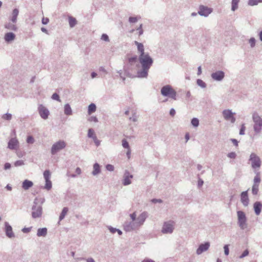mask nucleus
I'll return each instance as SVG.
<instances>
[{"mask_svg": "<svg viewBox=\"0 0 262 262\" xmlns=\"http://www.w3.org/2000/svg\"><path fill=\"white\" fill-rule=\"evenodd\" d=\"M139 227L136 221H126L123 224V229L126 232H131L138 229Z\"/></svg>", "mask_w": 262, "mask_h": 262, "instance_id": "obj_10", "label": "nucleus"}, {"mask_svg": "<svg viewBox=\"0 0 262 262\" xmlns=\"http://www.w3.org/2000/svg\"><path fill=\"white\" fill-rule=\"evenodd\" d=\"M31 228H32V227L24 228L22 229V231L24 233H29L31 231Z\"/></svg>", "mask_w": 262, "mask_h": 262, "instance_id": "obj_63", "label": "nucleus"}, {"mask_svg": "<svg viewBox=\"0 0 262 262\" xmlns=\"http://www.w3.org/2000/svg\"><path fill=\"white\" fill-rule=\"evenodd\" d=\"M262 3V0H248V5L250 6H255Z\"/></svg>", "mask_w": 262, "mask_h": 262, "instance_id": "obj_31", "label": "nucleus"}, {"mask_svg": "<svg viewBox=\"0 0 262 262\" xmlns=\"http://www.w3.org/2000/svg\"><path fill=\"white\" fill-rule=\"evenodd\" d=\"M139 61L141 65L142 69L137 72V77L138 78H146L148 72L152 65L154 60L148 53L143 55H139Z\"/></svg>", "mask_w": 262, "mask_h": 262, "instance_id": "obj_1", "label": "nucleus"}, {"mask_svg": "<svg viewBox=\"0 0 262 262\" xmlns=\"http://www.w3.org/2000/svg\"><path fill=\"white\" fill-rule=\"evenodd\" d=\"M69 23L71 28H73L77 24V20L75 18L72 16L69 17Z\"/></svg>", "mask_w": 262, "mask_h": 262, "instance_id": "obj_32", "label": "nucleus"}, {"mask_svg": "<svg viewBox=\"0 0 262 262\" xmlns=\"http://www.w3.org/2000/svg\"><path fill=\"white\" fill-rule=\"evenodd\" d=\"M5 227L6 235L9 238L14 237L15 235L12 231V228L8 222L5 223Z\"/></svg>", "mask_w": 262, "mask_h": 262, "instance_id": "obj_19", "label": "nucleus"}, {"mask_svg": "<svg viewBox=\"0 0 262 262\" xmlns=\"http://www.w3.org/2000/svg\"><path fill=\"white\" fill-rule=\"evenodd\" d=\"M235 114V113L232 112V110L230 109H226L222 112L224 119L232 124L234 123L236 121L235 117H234Z\"/></svg>", "mask_w": 262, "mask_h": 262, "instance_id": "obj_9", "label": "nucleus"}, {"mask_svg": "<svg viewBox=\"0 0 262 262\" xmlns=\"http://www.w3.org/2000/svg\"><path fill=\"white\" fill-rule=\"evenodd\" d=\"M43 177L45 179V181L46 180H49L50 179L51 177V173L49 170H46L43 172Z\"/></svg>", "mask_w": 262, "mask_h": 262, "instance_id": "obj_37", "label": "nucleus"}, {"mask_svg": "<svg viewBox=\"0 0 262 262\" xmlns=\"http://www.w3.org/2000/svg\"><path fill=\"white\" fill-rule=\"evenodd\" d=\"M252 120L254 122L253 129L256 133H259L262 129V118L256 113L252 115Z\"/></svg>", "mask_w": 262, "mask_h": 262, "instance_id": "obj_4", "label": "nucleus"}, {"mask_svg": "<svg viewBox=\"0 0 262 262\" xmlns=\"http://www.w3.org/2000/svg\"><path fill=\"white\" fill-rule=\"evenodd\" d=\"M64 113L66 115H71L72 114V110L69 104H66L64 106Z\"/></svg>", "mask_w": 262, "mask_h": 262, "instance_id": "obj_28", "label": "nucleus"}, {"mask_svg": "<svg viewBox=\"0 0 262 262\" xmlns=\"http://www.w3.org/2000/svg\"><path fill=\"white\" fill-rule=\"evenodd\" d=\"M237 224L242 230H244L247 227V219L245 213L241 210L237 211Z\"/></svg>", "mask_w": 262, "mask_h": 262, "instance_id": "obj_5", "label": "nucleus"}, {"mask_svg": "<svg viewBox=\"0 0 262 262\" xmlns=\"http://www.w3.org/2000/svg\"><path fill=\"white\" fill-rule=\"evenodd\" d=\"M253 209L256 215H259L262 209V203L260 202L256 201L253 204Z\"/></svg>", "mask_w": 262, "mask_h": 262, "instance_id": "obj_20", "label": "nucleus"}, {"mask_svg": "<svg viewBox=\"0 0 262 262\" xmlns=\"http://www.w3.org/2000/svg\"><path fill=\"white\" fill-rule=\"evenodd\" d=\"M2 118L4 120L9 121V120H11V119H12V115L11 114H9V113H6L5 114H4L2 116Z\"/></svg>", "mask_w": 262, "mask_h": 262, "instance_id": "obj_42", "label": "nucleus"}, {"mask_svg": "<svg viewBox=\"0 0 262 262\" xmlns=\"http://www.w3.org/2000/svg\"><path fill=\"white\" fill-rule=\"evenodd\" d=\"M129 120H131V121H133V122H137V120H138V117L136 115V114L134 113L133 115V116L132 117H130L129 118Z\"/></svg>", "mask_w": 262, "mask_h": 262, "instance_id": "obj_57", "label": "nucleus"}, {"mask_svg": "<svg viewBox=\"0 0 262 262\" xmlns=\"http://www.w3.org/2000/svg\"><path fill=\"white\" fill-rule=\"evenodd\" d=\"M122 145L124 148L129 149V145L128 144V142L127 141V140L125 139H123L122 140Z\"/></svg>", "mask_w": 262, "mask_h": 262, "instance_id": "obj_43", "label": "nucleus"}, {"mask_svg": "<svg viewBox=\"0 0 262 262\" xmlns=\"http://www.w3.org/2000/svg\"><path fill=\"white\" fill-rule=\"evenodd\" d=\"M108 230H110V231L112 233H115L116 232V230H117V228H113L111 226H109L108 227Z\"/></svg>", "mask_w": 262, "mask_h": 262, "instance_id": "obj_62", "label": "nucleus"}, {"mask_svg": "<svg viewBox=\"0 0 262 262\" xmlns=\"http://www.w3.org/2000/svg\"><path fill=\"white\" fill-rule=\"evenodd\" d=\"M33 185V183L32 181L25 180L23 181L22 183V187L25 190H28Z\"/></svg>", "mask_w": 262, "mask_h": 262, "instance_id": "obj_25", "label": "nucleus"}, {"mask_svg": "<svg viewBox=\"0 0 262 262\" xmlns=\"http://www.w3.org/2000/svg\"><path fill=\"white\" fill-rule=\"evenodd\" d=\"M25 164L24 161L23 160H17L15 161L14 163V165L15 167H18L23 166Z\"/></svg>", "mask_w": 262, "mask_h": 262, "instance_id": "obj_45", "label": "nucleus"}, {"mask_svg": "<svg viewBox=\"0 0 262 262\" xmlns=\"http://www.w3.org/2000/svg\"><path fill=\"white\" fill-rule=\"evenodd\" d=\"M197 84L202 88H205L206 87V84L201 79H198L196 80Z\"/></svg>", "mask_w": 262, "mask_h": 262, "instance_id": "obj_39", "label": "nucleus"}, {"mask_svg": "<svg viewBox=\"0 0 262 262\" xmlns=\"http://www.w3.org/2000/svg\"><path fill=\"white\" fill-rule=\"evenodd\" d=\"M19 145V141L16 137L11 138L8 143V148L11 150H17Z\"/></svg>", "mask_w": 262, "mask_h": 262, "instance_id": "obj_12", "label": "nucleus"}, {"mask_svg": "<svg viewBox=\"0 0 262 262\" xmlns=\"http://www.w3.org/2000/svg\"><path fill=\"white\" fill-rule=\"evenodd\" d=\"M141 262H155V261L151 259L146 258L144 259Z\"/></svg>", "mask_w": 262, "mask_h": 262, "instance_id": "obj_64", "label": "nucleus"}, {"mask_svg": "<svg viewBox=\"0 0 262 262\" xmlns=\"http://www.w3.org/2000/svg\"><path fill=\"white\" fill-rule=\"evenodd\" d=\"M248 254H249V251H248V250L246 249L243 252V253L242 254V255L239 256V258H243L244 257L247 256Z\"/></svg>", "mask_w": 262, "mask_h": 262, "instance_id": "obj_56", "label": "nucleus"}, {"mask_svg": "<svg viewBox=\"0 0 262 262\" xmlns=\"http://www.w3.org/2000/svg\"><path fill=\"white\" fill-rule=\"evenodd\" d=\"M224 249L225 254L226 255H228L229 253V250L228 245H225L224 246Z\"/></svg>", "mask_w": 262, "mask_h": 262, "instance_id": "obj_55", "label": "nucleus"}, {"mask_svg": "<svg viewBox=\"0 0 262 262\" xmlns=\"http://www.w3.org/2000/svg\"><path fill=\"white\" fill-rule=\"evenodd\" d=\"M259 191V185L253 184L252 187V193L253 195H255L258 194Z\"/></svg>", "mask_w": 262, "mask_h": 262, "instance_id": "obj_34", "label": "nucleus"}, {"mask_svg": "<svg viewBox=\"0 0 262 262\" xmlns=\"http://www.w3.org/2000/svg\"><path fill=\"white\" fill-rule=\"evenodd\" d=\"M26 142L28 144H33L34 143L35 140L32 136H28L27 138Z\"/></svg>", "mask_w": 262, "mask_h": 262, "instance_id": "obj_44", "label": "nucleus"}, {"mask_svg": "<svg viewBox=\"0 0 262 262\" xmlns=\"http://www.w3.org/2000/svg\"><path fill=\"white\" fill-rule=\"evenodd\" d=\"M38 111L40 117L42 119L46 120L48 118V117L50 115V112L48 109L42 104L39 105L38 107Z\"/></svg>", "mask_w": 262, "mask_h": 262, "instance_id": "obj_11", "label": "nucleus"}, {"mask_svg": "<svg viewBox=\"0 0 262 262\" xmlns=\"http://www.w3.org/2000/svg\"><path fill=\"white\" fill-rule=\"evenodd\" d=\"M135 44L137 46V49L139 53V55H143L147 53L144 52V47L142 43L139 42L137 41H135Z\"/></svg>", "mask_w": 262, "mask_h": 262, "instance_id": "obj_22", "label": "nucleus"}, {"mask_svg": "<svg viewBox=\"0 0 262 262\" xmlns=\"http://www.w3.org/2000/svg\"><path fill=\"white\" fill-rule=\"evenodd\" d=\"M19 13V10L17 8H15L13 10L12 13V16L11 18V21L13 23L15 24L17 21V17Z\"/></svg>", "mask_w": 262, "mask_h": 262, "instance_id": "obj_24", "label": "nucleus"}, {"mask_svg": "<svg viewBox=\"0 0 262 262\" xmlns=\"http://www.w3.org/2000/svg\"><path fill=\"white\" fill-rule=\"evenodd\" d=\"M240 0H232L231 2V10L235 11L238 8V4Z\"/></svg>", "mask_w": 262, "mask_h": 262, "instance_id": "obj_30", "label": "nucleus"}, {"mask_svg": "<svg viewBox=\"0 0 262 262\" xmlns=\"http://www.w3.org/2000/svg\"><path fill=\"white\" fill-rule=\"evenodd\" d=\"M15 38V35L12 32H8L5 34L4 36V39L6 42L9 43L14 40Z\"/></svg>", "mask_w": 262, "mask_h": 262, "instance_id": "obj_21", "label": "nucleus"}, {"mask_svg": "<svg viewBox=\"0 0 262 262\" xmlns=\"http://www.w3.org/2000/svg\"><path fill=\"white\" fill-rule=\"evenodd\" d=\"M101 39L105 41H109V37L106 34H103L101 36Z\"/></svg>", "mask_w": 262, "mask_h": 262, "instance_id": "obj_54", "label": "nucleus"}, {"mask_svg": "<svg viewBox=\"0 0 262 262\" xmlns=\"http://www.w3.org/2000/svg\"><path fill=\"white\" fill-rule=\"evenodd\" d=\"M45 181H46V184L44 186V188L48 190L51 189L52 188V182L50 181V180H48V181L46 180Z\"/></svg>", "mask_w": 262, "mask_h": 262, "instance_id": "obj_38", "label": "nucleus"}, {"mask_svg": "<svg viewBox=\"0 0 262 262\" xmlns=\"http://www.w3.org/2000/svg\"><path fill=\"white\" fill-rule=\"evenodd\" d=\"M256 176L253 179V184L259 185L261 179L260 177V172L257 170L254 171Z\"/></svg>", "mask_w": 262, "mask_h": 262, "instance_id": "obj_27", "label": "nucleus"}, {"mask_svg": "<svg viewBox=\"0 0 262 262\" xmlns=\"http://www.w3.org/2000/svg\"><path fill=\"white\" fill-rule=\"evenodd\" d=\"M32 210V216L33 219L38 218L41 216L42 212V206L41 204H38L37 198L34 200Z\"/></svg>", "mask_w": 262, "mask_h": 262, "instance_id": "obj_3", "label": "nucleus"}, {"mask_svg": "<svg viewBox=\"0 0 262 262\" xmlns=\"http://www.w3.org/2000/svg\"><path fill=\"white\" fill-rule=\"evenodd\" d=\"M5 27L7 29H9L10 30L16 31L17 30L16 26L15 25L11 24L10 23H9L8 24H6Z\"/></svg>", "mask_w": 262, "mask_h": 262, "instance_id": "obj_35", "label": "nucleus"}, {"mask_svg": "<svg viewBox=\"0 0 262 262\" xmlns=\"http://www.w3.org/2000/svg\"><path fill=\"white\" fill-rule=\"evenodd\" d=\"M67 144L63 140H59L54 143L51 149V153L52 155H56L60 150L63 149L66 147Z\"/></svg>", "mask_w": 262, "mask_h": 262, "instance_id": "obj_7", "label": "nucleus"}, {"mask_svg": "<svg viewBox=\"0 0 262 262\" xmlns=\"http://www.w3.org/2000/svg\"><path fill=\"white\" fill-rule=\"evenodd\" d=\"M248 42L250 45L251 48H253L255 46L256 40L254 37H251L249 39Z\"/></svg>", "mask_w": 262, "mask_h": 262, "instance_id": "obj_41", "label": "nucleus"}, {"mask_svg": "<svg viewBox=\"0 0 262 262\" xmlns=\"http://www.w3.org/2000/svg\"><path fill=\"white\" fill-rule=\"evenodd\" d=\"M69 211V209L68 207H64L62 210V211L59 215V221H62L65 217V216L66 215V214H67V212H68Z\"/></svg>", "mask_w": 262, "mask_h": 262, "instance_id": "obj_29", "label": "nucleus"}, {"mask_svg": "<svg viewBox=\"0 0 262 262\" xmlns=\"http://www.w3.org/2000/svg\"><path fill=\"white\" fill-rule=\"evenodd\" d=\"M93 139L94 142L95 143L96 145L97 146H98L100 144V141L97 139V137L96 136L94 137V138Z\"/></svg>", "mask_w": 262, "mask_h": 262, "instance_id": "obj_61", "label": "nucleus"}, {"mask_svg": "<svg viewBox=\"0 0 262 262\" xmlns=\"http://www.w3.org/2000/svg\"><path fill=\"white\" fill-rule=\"evenodd\" d=\"M48 232L47 228L46 227L42 228H38L37 229V236L38 237H45Z\"/></svg>", "mask_w": 262, "mask_h": 262, "instance_id": "obj_26", "label": "nucleus"}, {"mask_svg": "<svg viewBox=\"0 0 262 262\" xmlns=\"http://www.w3.org/2000/svg\"><path fill=\"white\" fill-rule=\"evenodd\" d=\"M191 123L194 127H198L199 125V120L196 118H193L191 119Z\"/></svg>", "mask_w": 262, "mask_h": 262, "instance_id": "obj_36", "label": "nucleus"}, {"mask_svg": "<svg viewBox=\"0 0 262 262\" xmlns=\"http://www.w3.org/2000/svg\"><path fill=\"white\" fill-rule=\"evenodd\" d=\"M210 247V243L209 242H205L204 244H201L199 245L198 248L196 249V253L197 255H200L203 252L207 251Z\"/></svg>", "mask_w": 262, "mask_h": 262, "instance_id": "obj_17", "label": "nucleus"}, {"mask_svg": "<svg viewBox=\"0 0 262 262\" xmlns=\"http://www.w3.org/2000/svg\"><path fill=\"white\" fill-rule=\"evenodd\" d=\"M101 172L100 166L98 163H95L93 165V170L92 174L93 176H97Z\"/></svg>", "mask_w": 262, "mask_h": 262, "instance_id": "obj_23", "label": "nucleus"}, {"mask_svg": "<svg viewBox=\"0 0 262 262\" xmlns=\"http://www.w3.org/2000/svg\"><path fill=\"white\" fill-rule=\"evenodd\" d=\"M162 95L165 97H169L173 100L177 99V92L170 85L163 86L161 90Z\"/></svg>", "mask_w": 262, "mask_h": 262, "instance_id": "obj_2", "label": "nucleus"}, {"mask_svg": "<svg viewBox=\"0 0 262 262\" xmlns=\"http://www.w3.org/2000/svg\"><path fill=\"white\" fill-rule=\"evenodd\" d=\"M241 201L244 206L247 207L249 204L248 190L243 191L241 194Z\"/></svg>", "mask_w": 262, "mask_h": 262, "instance_id": "obj_18", "label": "nucleus"}, {"mask_svg": "<svg viewBox=\"0 0 262 262\" xmlns=\"http://www.w3.org/2000/svg\"><path fill=\"white\" fill-rule=\"evenodd\" d=\"M95 136H96V135L95 134L94 130L92 128H90L88 130V137L89 138L93 139L94 138V137H95Z\"/></svg>", "mask_w": 262, "mask_h": 262, "instance_id": "obj_40", "label": "nucleus"}, {"mask_svg": "<svg viewBox=\"0 0 262 262\" xmlns=\"http://www.w3.org/2000/svg\"><path fill=\"white\" fill-rule=\"evenodd\" d=\"M99 71L100 72H102L104 74H107V71L106 70V69H105V68L104 67H99Z\"/></svg>", "mask_w": 262, "mask_h": 262, "instance_id": "obj_59", "label": "nucleus"}, {"mask_svg": "<svg viewBox=\"0 0 262 262\" xmlns=\"http://www.w3.org/2000/svg\"><path fill=\"white\" fill-rule=\"evenodd\" d=\"M137 59V56H135L129 58L128 59V61L132 64L134 62H135L136 61Z\"/></svg>", "mask_w": 262, "mask_h": 262, "instance_id": "obj_51", "label": "nucleus"}, {"mask_svg": "<svg viewBox=\"0 0 262 262\" xmlns=\"http://www.w3.org/2000/svg\"><path fill=\"white\" fill-rule=\"evenodd\" d=\"M52 99H53V100H56V101H57L58 102H60L61 101L59 95L57 94L56 93H54L52 95Z\"/></svg>", "mask_w": 262, "mask_h": 262, "instance_id": "obj_46", "label": "nucleus"}, {"mask_svg": "<svg viewBox=\"0 0 262 262\" xmlns=\"http://www.w3.org/2000/svg\"><path fill=\"white\" fill-rule=\"evenodd\" d=\"M49 22V19L47 17H43L41 20V23L43 25H47Z\"/></svg>", "mask_w": 262, "mask_h": 262, "instance_id": "obj_58", "label": "nucleus"}, {"mask_svg": "<svg viewBox=\"0 0 262 262\" xmlns=\"http://www.w3.org/2000/svg\"><path fill=\"white\" fill-rule=\"evenodd\" d=\"M227 157L230 159H234L236 158V154L235 152H231L227 155Z\"/></svg>", "mask_w": 262, "mask_h": 262, "instance_id": "obj_50", "label": "nucleus"}, {"mask_svg": "<svg viewBox=\"0 0 262 262\" xmlns=\"http://www.w3.org/2000/svg\"><path fill=\"white\" fill-rule=\"evenodd\" d=\"M212 11L211 8H208V7L201 5L199 7L198 13L201 16H204L207 17L210 14Z\"/></svg>", "mask_w": 262, "mask_h": 262, "instance_id": "obj_15", "label": "nucleus"}, {"mask_svg": "<svg viewBox=\"0 0 262 262\" xmlns=\"http://www.w3.org/2000/svg\"><path fill=\"white\" fill-rule=\"evenodd\" d=\"M148 216V213L146 211H143L137 217L136 222L139 227L143 225Z\"/></svg>", "mask_w": 262, "mask_h": 262, "instance_id": "obj_16", "label": "nucleus"}, {"mask_svg": "<svg viewBox=\"0 0 262 262\" xmlns=\"http://www.w3.org/2000/svg\"><path fill=\"white\" fill-rule=\"evenodd\" d=\"M131 221H136L137 220V215L136 212H133V213L130 214L129 215Z\"/></svg>", "mask_w": 262, "mask_h": 262, "instance_id": "obj_52", "label": "nucleus"}, {"mask_svg": "<svg viewBox=\"0 0 262 262\" xmlns=\"http://www.w3.org/2000/svg\"><path fill=\"white\" fill-rule=\"evenodd\" d=\"M225 76V72L223 71H216L211 74L212 79L216 81H222Z\"/></svg>", "mask_w": 262, "mask_h": 262, "instance_id": "obj_13", "label": "nucleus"}, {"mask_svg": "<svg viewBox=\"0 0 262 262\" xmlns=\"http://www.w3.org/2000/svg\"><path fill=\"white\" fill-rule=\"evenodd\" d=\"M246 129V127L245 126V124H243L241 126L240 130H239V135H245V131Z\"/></svg>", "mask_w": 262, "mask_h": 262, "instance_id": "obj_49", "label": "nucleus"}, {"mask_svg": "<svg viewBox=\"0 0 262 262\" xmlns=\"http://www.w3.org/2000/svg\"><path fill=\"white\" fill-rule=\"evenodd\" d=\"M138 20L137 17H129L128 18V21L130 23H136Z\"/></svg>", "mask_w": 262, "mask_h": 262, "instance_id": "obj_47", "label": "nucleus"}, {"mask_svg": "<svg viewBox=\"0 0 262 262\" xmlns=\"http://www.w3.org/2000/svg\"><path fill=\"white\" fill-rule=\"evenodd\" d=\"M105 168L106 170L109 171H113L114 170V166L111 164H107Z\"/></svg>", "mask_w": 262, "mask_h": 262, "instance_id": "obj_48", "label": "nucleus"}, {"mask_svg": "<svg viewBox=\"0 0 262 262\" xmlns=\"http://www.w3.org/2000/svg\"><path fill=\"white\" fill-rule=\"evenodd\" d=\"M142 24H140L139 27L137 28V30L139 31V35L141 36L143 33V30H142Z\"/></svg>", "mask_w": 262, "mask_h": 262, "instance_id": "obj_53", "label": "nucleus"}, {"mask_svg": "<svg viewBox=\"0 0 262 262\" xmlns=\"http://www.w3.org/2000/svg\"><path fill=\"white\" fill-rule=\"evenodd\" d=\"M11 167V165L10 163H6L5 164H4V169L5 170H8L9 169H10Z\"/></svg>", "mask_w": 262, "mask_h": 262, "instance_id": "obj_60", "label": "nucleus"}, {"mask_svg": "<svg viewBox=\"0 0 262 262\" xmlns=\"http://www.w3.org/2000/svg\"><path fill=\"white\" fill-rule=\"evenodd\" d=\"M249 161L251 162L252 168L255 169V170L260 168L261 164V160L259 157L255 153L251 154Z\"/></svg>", "mask_w": 262, "mask_h": 262, "instance_id": "obj_8", "label": "nucleus"}, {"mask_svg": "<svg viewBox=\"0 0 262 262\" xmlns=\"http://www.w3.org/2000/svg\"><path fill=\"white\" fill-rule=\"evenodd\" d=\"M96 110V106L94 103H91L89 105L88 107V114L89 115L95 112Z\"/></svg>", "mask_w": 262, "mask_h": 262, "instance_id": "obj_33", "label": "nucleus"}, {"mask_svg": "<svg viewBox=\"0 0 262 262\" xmlns=\"http://www.w3.org/2000/svg\"><path fill=\"white\" fill-rule=\"evenodd\" d=\"M133 178V176L129 173V172L126 170L124 173L122 184L124 186H127L132 183V179Z\"/></svg>", "mask_w": 262, "mask_h": 262, "instance_id": "obj_14", "label": "nucleus"}, {"mask_svg": "<svg viewBox=\"0 0 262 262\" xmlns=\"http://www.w3.org/2000/svg\"><path fill=\"white\" fill-rule=\"evenodd\" d=\"M175 222L169 220L163 223L161 232L163 234H171L174 229Z\"/></svg>", "mask_w": 262, "mask_h": 262, "instance_id": "obj_6", "label": "nucleus"}]
</instances>
